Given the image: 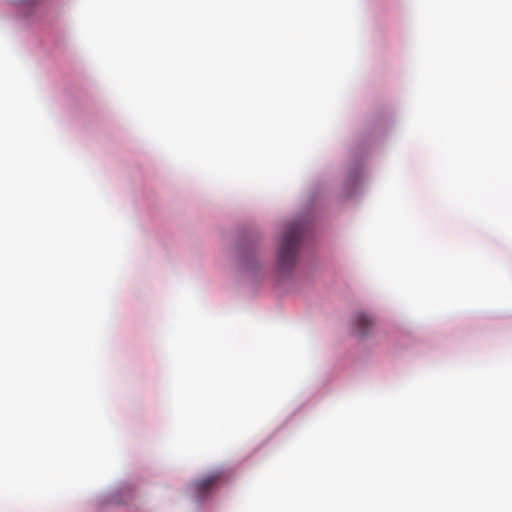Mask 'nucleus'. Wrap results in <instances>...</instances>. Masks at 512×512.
Here are the masks:
<instances>
[{
	"instance_id": "nucleus-3",
	"label": "nucleus",
	"mask_w": 512,
	"mask_h": 512,
	"mask_svg": "<svg viewBox=\"0 0 512 512\" xmlns=\"http://www.w3.org/2000/svg\"><path fill=\"white\" fill-rule=\"evenodd\" d=\"M355 324L359 334L365 336L373 326V319L365 313H357L355 315Z\"/></svg>"
},
{
	"instance_id": "nucleus-2",
	"label": "nucleus",
	"mask_w": 512,
	"mask_h": 512,
	"mask_svg": "<svg viewBox=\"0 0 512 512\" xmlns=\"http://www.w3.org/2000/svg\"><path fill=\"white\" fill-rule=\"evenodd\" d=\"M222 478L221 472L211 473L193 483V490L198 498H203L210 493Z\"/></svg>"
},
{
	"instance_id": "nucleus-1",
	"label": "nucleus",
	"mask_w": 512,
	"mask_h": 512,
	"mask_svg": "<svg viewBox=\"0 0 512 512\" xmlns=\"http://www.w3.org/2000/svg\"><path fill=\"white\" fill-rule=\"evenodd\" d=\"M304 234V226L300 222L287 224L278 251V265L282 270L292 268L297 262L299 246Z\"/></svg>"
}]
</instances>
